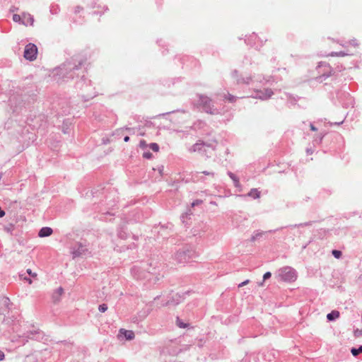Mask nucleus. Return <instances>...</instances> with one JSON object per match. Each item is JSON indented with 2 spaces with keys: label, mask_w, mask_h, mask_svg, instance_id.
I'll return each mask as SVG.
<instances>
[{
  "label": "nucleus",
  "mask_w": 362,
  "mask_h": 362,
  "mask_svg": "<svg viewBox=\"0 0 362 362\" xmlns=\"http://www.w3.org/2000/svg\"><path fill=\"white\" fill-rule=\"evenodd\" d=\"M37 47L33 43H28L25 45L23 56L27 60L33 62L37 58Z\"/></svg>",
  "instance_id": "16"
},
{
  "label": "nucleus",
  "mask_w": 362,
  "mask_h": 362,
  "mask_svg": "<svg viewBox=\"0 0 362 362\" xmlns=\"http://www.w3.org/2000/svg\"><path fill=\"white\" fill-rule=\"evenodd\" d=\"M310 130H312L313 132H316L317 130V127H315V125L312 123H310Z\"/></svg>",
  "instance_id": "64"
},
{
  "label": "nucleus",
  "mask_w": 362,
  "mask_h": 362,
  "mask_svg": "<svg viewBox=\"0 0 362 362\" xmlns=\"http://www.w3.org/2000/svg\"><path fill=\"white\" fill-rule=\"evenodd\" d=\"M18 9H19V8H18V7H16V6H12L10 8L9 11H10V12H11V13H14V12H16V11H18Z\"/></svg>",
  "instance_id": "57"
},
{
  "label": "nucleus",
  "mask_w": 362,
  "mask_h": 362,
  "mask_svg": "<svg viewBox=\"0 0 362 362\" xmlns=\"http://www.w3.org/2000/svg\"><path fill=\"white\" fill-rule=\"evenodd\" d=\"M313 221H308V222H304V223H301L299 224L290 225L288 226H286V228L289 227L291 228H300V227L310 226L313 225Z\"/></svg>",
  "instance_id": "33"
},
{
  "label": "nucleus",
  "mask_w": 362,
  "mask_h": 362,
  "mask_svg": "<svg viewBox=\"0 0 362 362\" xmlns=\"http://www.w3.org/2000/svg\"><path fill=\"white\" fill-rule=\"evenodd\" d=\"M190 180L192 182H206L208 181V177L203 176L201 172L192 173L190 175Z\"/></svg>",
  "instance_id": "21"
},
{
  "label": "nucleus",
  "mask_w": 362,
  "mask_h": 362,
  "mask_svg": "<svg viewBox=\"0 0 362 362\" xmlns=\"http://www.w3.org/2000/svg\"><path fill=\"white\" fill-rule=\"evenodd\" d=\"M189 59V57H188V56H183V57L179 58V59L181 61L182 64H185V61L186 59Z\"/></svg>",
  "instance_id": "59"
},
{
  "label": "nucleus",
  "mask_w": 362,
  "mask_h": 362,
  "mask_svg": "<svg viewBox=\"0 0 362 362\" xmlns=\"http://www.w3.org/2000/svg\"><path fill=\"white\" fill-rule=\"evenodd\" d=\"M286 227H281L273 230H255L252 232L249 241L251 243H259L262 240H267L268 238V235L269 234H273L280 230H284Z\"/></svg>",
  "instance_id": "13"
},
{
  "label": "nucleus",
  "mask_w": 362,
  "mask_h": 362,
  "mask_svg": "<svg viewBox=\"0 0 362 362\" xmlns=\"http://www.w3.org/2000/svg\"><path fill=\"white\" fill-rule=\"evenodd\" d=\"M4 230L12 236L17 237L18 235V234L15 232V226L13 223H8V225L4 226Z\"/></svg>",
  "instance_id": "26"
},
{
  "label": "nucleus",
  "mask_w": 362,
  "mask_h": 362,
  "mask_svg": "<svg viewBox=\"0 0 362 362\" xmlns=\"http://www.w3.org/2000/svg\"><path fill=\"white\" fill-rule=\"evenodd\" d=\"M148 146V144H146V141L144 139L141 140L139 141V147L142 149L146 148Z\"/></svg>",
  "instance_id": "50"
},
{
  "label": "nucleus",
  "mask_w": 362,
  "mask_h": 362,
  "mask_svg": "<svg viewBox=\"0 0 362 362\" xmlns=\"http://www.w3.org/2000/svg\"><path fill=\"white\" fill-rule=\"evenodd\" d=\"M332 255L336 258L339 259L342 256V252L339 250H332Z\"/></svg>",
  "instance_id": "39"
},
{
  "label": "nucleus",
  "mask_w": 362,
  "mask_h": 362,
  "mask_svg": "<svg viewBox=\"0 0 362 362\" xmlns=\"http://www.w3.org/2000/svg\"><path fill=\"white\" fill-rule=\"evenodd\" d=\"M197 105L199 109L212 115L221 113L219 109L215 107V103L211 98L202 94H197Z\"/></svg>",
  "instance_id": "9"
},
{
  "label": "nucleus",
  "mask_w": 362,
  "mask_h": 362,
  "mask_svg": "<svg viewBox=\"0 0 362 362\" xmlns=\"http://www.w3.org/2000/svg\"><path fill=\"white\" fill-rule=\"evenodd\" d=\"M203 201L201 199H195L192 203V206L194 207L196 206H199V204H202Z\"/></svg>",
  "instance_id": "51"
},
{
  "label": "nucleus",
  "mask_w": 362,
  "mask_h": 362,
  "mask_svg": "<svg viewBox=\"0 0 362 362\" xmlns=\"http://www.w3.org/2000/svg\"><path fill=\"white\" fill-rule=\"evenodd\" d=\"M313 151H313L311 148H308L306 149V153H307V154H308V155H311V154H313Z\"/></svg>",
  "instance_id": "62"
},
{
  "label": "nucleus",
  "mask_w": 362,
  "mask_h": 362,
  "mask_svg": "<svg viewBox=\"0 0 362 362\" xmlns=\"http://www.w3.org/2000/svg\"><path fill=\"white\" fill-rule=\"evenodd\" d=\"M274 95V92L271 88L255 89L251 97L261 100H267L271 98Z\"/></svg>",
  "instance_id": "15"
},
{
  "label": "nucleus",
  "mask_w": 362,
  "mask_h": 362,
  "mask_svg": "<svg viewBox=\"0 0 362 362\" xmlns=\"http://www.w3.org/2000/svg\"><path fill=\"white\" fill-rule=\"evenodd\" d=\"M90 192L93 197H98L100 194H105V200H101L100 204L106 206L108 209H112L118 202L117 191L114 189H106L105 187L100 185L91 189Z\"/></svg>",
  "instance_id": "6"
},
{
  "label": "nucleus",
  "mask_w": 362,
  "mask_h": 362,
  "mask_svg": "<svg viewBox=\"0 0 362 362\" xmlns=\"http://www.w3.org/2000/svg\"><path fill=\"white\" fill-rule=\"evenodd\" d=\"M197 256L198 253L193 245L184 244L175 248V251L173 255V259L177 264H185Z\"/></svg>",
  "instance_id": "5"
},
{
  "label": "nucleus",
  "mask_w": 362,
  "mask_h": 362,
  "mask_svg": "<svg viewBox=\"0 0 362 362\" xmlns=\"http://www.w3.org/2000/svg\"><path fill=\"white\" fill-rule=\"evenodd\" d=\"M204 343H205V341L202 339H195L194 341L192 344L188 345L187 348H185V350L189 349V346H192V345H197L199 348H202L204 346Z\"/></svg>",
  "instance_id": "32"
},
{
  "label": "nucleus",
  "mask_w": 362,
  "mask_h": 362,
  "mask_svg": "<svg viewBox=\"0 0 362 362\" xmlns=\"http://www.w3.org/2000/svg\"><path fill=\"white\" fill-rule=\"evenodd\" d=\"M261 192L257 188H252L247 193V196L252 197L254 199L260 197Z\"/></svg>",
  "instance_id": "29"
},
{
  "label": "nucleus",
  "mask_w": 362,
  "mask_h": 362,
  "mask_svg": "<svg viewBox=\"0 0 362 362\" xmlns=\"http://www.w3.org/2000/svg\"><path fill=\"white\" fill-rule=\"evenodd\" d=\"M149 148L154 152H158L159 151V145L157 143H151L149 144Z\"/></svg>",
  "instance_id": "41"
},
{
  "label": "nucleus",
  "mask_w": 362,
  "mask_h": 362,
  "mask_svg": "<svg viewBox=\"0 0 362 362\" xmlns=\"http://www.w3.org/2000/svg\"><path fill=\"white\" fill-rule=\"evenodd\" d=\"M107 308H108V307L106 303L100 304L98 306V310L100 313H105V311H107Z\"/></svg>",
  "instance_id": "43"
},
{
  "label": "nucleus",
  "mask_w": 362,
  "mask_h": 362,
  "mask_svg": "<svg viewBox=\"0 0 362 362\" xmlns=\"http://www.w3.org/2000/svg\"><path fill=\"white\" fill-rule=\"evenodd\" d=\"M59 7L58 6H52L51 8H50V13L52 14H57L58 13V11H59Z\"/></svg>",
  "instance_id": "48"
},
{
  "label": "nucleus",
  "mask_w": 362,
  "mask_h": 362,
  "mask_svg": "<svg viewBox=\"0 0 362 362\" xmlns=\"http://www.w3.org/2000/svg\"><path fill=\"white\" fill-rule=\"evenodd\" d=\"M156 44L159 47H164L167 46V44H166L165 41L163 39H162V38L158 39L157 41H156Z\"/></svg>",
  "instance_id": "46"
},
{
  "label": "nucleus",
  "mask_w": 362,
  "mask_h": 362,
  "mask_svg": "<svg viewBox=\"0 0 362 362\" xmlns=\"http://www.w3.org/2000/svg\"><path fill=\"white\" fill-rule=\"evenodd\" d=\"M227 174L230 177V178L233 180V185L235 187H238L240 186L239 178L234 173H233L230 171H228Z\"/></svg>",
  "instance_id": "30"
},
{
  "label": "nucleus",
  "mask_w": 362,
  "mask_h": 362,
  "mask_svg": "<svg viewBox=\"0 0 362 362\" xmlns=\"http://www.w3.org/2000/svg\"><path fill=\"white\" fill-rule=\"evenodd\" d=\"M343 142V138L341 137V140L337 141H329L328 142L325 143V145L323 148L324 153L328 152V151H335L337 149L340 148Z\"/></svg>",
  "instance_id": "19"
},
{
  "label": "nucleus",
  "mask_w": 362,
  "mask_h": 362,
  "mask_svg": "<svg viewBox=\"0 0 362 362\" xmlns=\"http://www.w3.org/2000/svg\"><path fill=\"white\" fill-rule=\"evenodd\" d=\"M88 61L87 53L82 51L73 54L61 65L52 71V74L57 83H66L78 78L83 74H86Z\"/></svg>",
  "instance_id": "1"
},
{
  "label": "nucleus",
  "mask_w": 362,
  "mask_h": 362,
  "mask_svg": "<svg viewBox=\"0 0 362 362\" xmlns=\"http://www.w3.org/2000/svg\"><path fill=\"white\" fill-rule=\"evenodd\" d=\"M182 296L179 293H175L169 297V299L165 303V305H177L181 302Z\"/></svg>",
  "instance_id": "23"
},
{
  "label": "nucleus",
  "mask_w": 362,
  "mask_h": 362,
  "mask_svg": "<svg viewBox=\"0 0 362 362\" xmlns=\"http://www.w3.org/2000/svg\"><path fill=\"white\" fill-rule=\"evenodd\" d=\"M152 270H147L144 267L134 266L131 269V273L134 279L141 281H145L144 285L147 288H150L156 284L163 276L157 274L156 268H152Z\"/></svg>",
  "instance_id": "3"
},
{
  "label": "nucleus",
  "mask_w": 362,
  "mask_h": 362,
  "mask_svg": "<svg viewBox=\"0 0 362 362\" xmlns=\"http://www.w3.org/2000/svg\"><path fill=\"white\" fill-rule=\"evenodd\" d=\"M272 276V273L270 272H267L264 274L263 275V280H262V282L259 283V286H262L264 285V282L267 280H268L269 279H270Z\"/></svg>",
  "instance_id": "38"
},
{
  "label": "nucleus",
  "mask_w": 362,
  "mask_h": 362,
  "mask_svg": "<svg viewBox=\"0 0 362 362\" xmlns=\"http://www.w3.org/2000/svg\"><path fill=\"white\" fill-rule=\"evenodd\" d=\"M13 304L8 297L4 296L0 302V316L4 315L3 322L12 326L13 332H17L16 325L20 321V315L17 312L13 313L11 310Z\"/></svg>",
  "instance_id": "4"
},
{
  "label": "nucleus",
  "mask_w": 362,
  "mask_h": 362,
  "mask_svg": "<svg viewBox=\"0 0 362 362\" xmlns=\"http://www.w3.org/2000/svg\"><path fill=\"white\" fill-rule=\"evenodd\" d=\"M351 353L354 357H357L359 354L362 353V345H360L358 347H352L351 349Z\"/></svg>",
  "instance_id": "34"
},
{
  "label": "nucleus",
  "mask_w": 362,
  "mask_h": 362,
  "mask_svg": "<svg viewBox=\"0 0 362 362\" xmlns=\"http://www.w3.org/2000/svg\"><path fill=\"white\" fill-rule=\"evenodd\" d=\"M341 140V134L334 132V133H320V134L317 136H316L313 139V145H322V149L324 148V146L325 145V143L328 142L329 141H337Z\"/></svg>",
  "instance_id": "12"
},
{
  "label": "nucleus",
  "mask_w": 362,
  "mask_h": 362,
  "mask_svg": "<svg viewBox=\"0 0 362 362\" xmlns=\"http://www.w3.org/2000/svg\"><path fill=\"white\" fill-rule=\"evenodd\" d=\"M70 252L73 259L86 258L90 256L91 251L89 243L86 240H81L73 243L70 247Z\"/></svg>",
  "instance_id": "8"
},
{
  "label": "nucleus",
  "mask_w": 362,
  "mask_h": 362,
  "mask_svg": "<svg viewBox=\"0 0 362 362\" xmlns=\"http://www.w3.org/2000/svg\"><path fill=\"white\" fill-rule=\"evenodd\" d=\"M206 152H204L202 153V155L203 156H205L207 158H210L211 157V155H212V153L214 151H211V148H206Z\"/></svg>",
  "instance_id": "45"
},
{
  "label": "nucleus",
  "mask_w": 362,
  "mask_h": 362,
  "mask_svg": "<svg viewBox=\"0 0 362 362\" xmlns=\"http://www.w3.org/2000/svg\"><path fill=\"white\" fill-rule=\"evenodd\" d=\"M129 234L127 233V224L125 222H121L117 228V236L120 239L125 240Z\"/></svg>",
  "instance_id": "20"
},
{
  "label": "nucleus",
  "mask_w": 362,
  "mask_h": 362,
  "mask_svg": "<svg viewBox=\"0 0 362 362\" xmlns=\"http://www.w3.org/2000/svg\"><path fill=\"white\" fill-rule=\"evenodd\" d=\"M334 71H335V75L334 76H337V73H339L345 69V66L341 64H338L335 68H333Z\"/></svg>",
  "instance_id": "37"
},
{
  "label": "nucleus",
  "mask_w": 362,
  "mask_h": 362,
  "mask_svg": "<svg viewBox=\"0 0 362 362\" xmlns=\"http://www.w3.org/2000/svg\"><path fill=\"white\" fill-rule=\"evenodd\" d=\"M176 324L180 328H187L189 326V323L184 322L178 317H177Z\"/></svg>",
  "instance_id": "35"
},
{
  "label": "nucleus",
  "mask_w": 362,
  "mask_h": 362,
  "mask_svg": "<svg viewBox=\"0 0 362 362\" xmlns=\"http://www.w3.org/2000/svg\"><path fill=\"white\" fill-rule=\"evenodd\" d=\"M236 98H237V97H235L231 94H229V93L225 96V99L227 100L228 101H229L230 103L235 102Z\"/></svg>",
  "instance_id": "42"
},
{
  "label": "nucleus",
  "mask_w": 362,
  "mask_h": 362,
  "mask_svg": "<svg viewBox=\"0 0 362 362\" xmlns=\"http://www.w3.org/2000/svg\"><path fill=\"white\" fill-rule=\"evenodd\" d=\"M249 282H250V280L247 279V280L241 282L240 284H239L238 287L239 288L243 287L244 286L247 285Z\"/></svg>",
  "instance_id": "56"
},
{
  "label": "nucleus",
  "mask_w": 362,
  "mask_h": 362,
  "mask_svg": "<svg viewBox=\"0 0 362 362\" xmlns=\"http://www.w3.org/2000/svg\"><path fill=\"white\" fill-rule=\"evenodd\" d=\"M143 158L146 159H151L153 158V154L150 151H144L143 153Z\"/></svg>",
  "instance_id": "47"
},
{
  "label": "nucleus",
  "mask_w": 362,
  "mask_h": 362,
  "mask_svg": "<svg viewBox=\"0 0 362 362\" xmlns=\"http://www.w3.org/2000/svg\"><path fill=\"white\" fill-rule=\"evenodd\" d=\"M349 44L354 47H357L358 45L356 39H352L349 41Z\"/></svg>",
  "instance_id": "55"
},
{
  "label": "nucleus",
  "mask_w": 362,
  "mask_h": 362,
  "mask_svg": "<svg viewBox=\"0 0 362 362\" xmlns=\"http://www.w3.org/2000/svg\"><path fill=\"white\" fill-rule=\"evenodd\" d=\"M316 70L319 76L315 77V79L318 83H322L327 78L335 75V71L326 62H320L316 66Z\"/></svg>",
  "instance_id": "11"
},
{
  "label": "nucleus",
  "mask_w": 362,
  "mask_h": 362,
  "mask_svg": "<svg viewBox=\"0 0 362 362\" xmlns=\"http://www.w3.org/2000/svg\"><path fill=\"white\" fill-rule=\"evenodd\" d=\"M22 19L23 21H25L28 23V25H33L34 23V17L31 14L23 12L22 13Z\"/></svg>",
  "instance_id": "28"
},
{
  "label": "nucleus",
  "mask_w": 362,
  "mask_h": 362,
  "mask_svg": "<svg viewBox=\"0 0 362 362\" xmlns=\"http://www.w3.org/2000/svg\"><path fill=\"white\" fill-rule=\"evenodd\" d=\"M27 273L33 277H35L37 276L35 273L32 272V270L30 269H27Z\"/></svg>",
  "instance_id": "60"
},
{
  "label": "nucleus",
  "mask_w": 362,
  "mask_h": 362,
  "mask_svg": "<svg viewBox=\"0 0 362 362\" xmlns=\"http://www.w3.org/2000/svg\"><path fill=\"white\" fill-rule=\"evenodd\" d=\"M57 292L58 294L62 295L64 293V289L62 287L57 288Z\"/></svg>",
  "instance_id": "63"
},
{
  "label": "nucleus",
  "mask_w": 362,
  "mask_h": 362,
  "mask_svg": "<svg viewBox=\"0 0 362 362\" xmlns=\"http://www.w3.org/2000/svg\"><path fill=\"white\" fill-rule=\"evenodd\" d=\"M36 100L37 88L32 84L12 94L9 98V105L13 113L19 114L23 109L29 108Z\"/></svg>",
  "instance_id": "2"
},
{
  "label": "nucleus",
  "mask_w": 362,
  "mask_h": 362,
  "mask_svg": "<svg viewBox=\"0 0 362 362\" xmlns=\"http://www.w3.org/2000/svg\"><path fill=\"white\" fill-rule=\"evenodd\" d=\"M180 179H181V181H182V182H185V183H188V182H192V181L190 180V177H187V178H185V177H180Z\"/></svg>",
  "instance_id": "61"
},
{
  "label": "nucleus",
  "mask_w": 362,
  "mask_h": 362,
  "mask_svg": "<svg viewBox=\"0 0 362 362\" xmlns=\"http://www.w3.org/2000/svg\"><path fill=\"white\" fill-rule=\"evenodd\" d=\"M74 81V88L81 91V98L84 101H88L96 95L91 81L86 77V74H83Z\"/></svg>",
  "instance_id": "7"
},
{
  "label": "nucleus",
  "mask_w": 362,
  "mask_h": 362,
  "mask_svg": "<svg viewBox=\"0 0 362 362\" xmlns=\"http://www.w3.org/2000/svg\"><path fill=\"white\" fill-rule=\"evenodd\" d=\"M243 63H244V64H252V59H251V58H250L249 56H247V55L245 56V57H244V60H243Z\"/></svg>",
  "instance_id": "52"
},
{
  "label": "nucleus",
  "mask_w": 362,
  "mask_h": 362,
  "mask_svg": "<svg viewBox=\"0 0 362 362\" xmlns=\"http://www.w3.org/2000/svg\"><path fill=\"white\" fill-rule=\"evenodd\" d=\"M153 170H158L160 175H163V170H164V166L163 165H158L157 168H153Z\"/></svg>",
  "instance_id": "49"
},
{
  "label": "nucleus",
  "mask_w": 362,
  "mask_h": 362,
  "mask_svg": "<svg viewBox=\"0 0 362 362\" xmlns=\"http://www.w3.org/2000/svg\"><path fill=\"white\" fill-rule=\"evenodd\" d=\"M12 19L15 23H18L19 24L28 26V23L25 22V21H23L22 16L18 14L14 13L13 15Z\"/></svg>",
  "instance_id": "31"
},
{
  "label": "nucleus",
  "mask_w": 362,
  "mask_h": 362,
  "mask_svg": "<svg viewBox=\"0 0 362 362\" xmlns=\"http://www.w3.org/2000/svg\"><path fill=\"white\" fill-rule=\"evenodd\" d=\"M286 95L288 103L291 104V105H295L296 103L301 98V97L294 95L291 93H286Z\"/></svg>",
  "instance_id": "25"
},
{
  "label": "nucleus",
  "mask_w": 362,
  "mask_h": 362,
  "mask_svg": "<svg viewBox=\"0 0 362 362\" xmlns=\"http://www.w3.org/2000/svg\"><path fill=\"white\" fill-rule=\"evenodd\" d=\"M201 173L203 174V176L206 177L208 178L209 177L213 178L215 175V173L213 171H208V170L202 171Z\"/></svg>",
  "instance_id": "40"
},
{
  "label": "nucleus",
  "mask_w": 362,
  "mask_h": 362,
  "mask_svg": "<svg viewBox=\"0 0 362 362\" xmlns=\"http://www.w3.org/2000/svg\"><path fill=\"white\" fill-rule=\"evenodd\" d=\"M233 78L236 81L237 84H245V85H251L255 86V83H263L264 81L268 82L269 80H266L265 78L260 75H255L252 76H244L242 74H240L238 71L233 70L231 73Z\"/></svg>",
  "instance_id": "10"
},
{
  "label": "nucleus",
  "mask_w": 362,
  "mask_h": 362,
  "mask_svg": "<svg viewBox=\"0 0 362 362\" xmlns=\"http://www.w3.org/2000/svg\"><path fill=\"white\" fill-rule=\"evenodd\" d=\"M340 316V313L338 310H332L327 315V320L329 322H334L338 319Z\"/></svg>",
  "instance_id": "27"
},
{
  "label": "nucleus",
  "mask_w": 362,
  "mask_h": 362,
  "mask_svg": "<svg viewBox=\"0 0 362 362\" xmlns=\"http://www.w3.org/2000/svg\"><path fill=\"white\" fill-rule=\"evenodd\" d=\"M245 42L250 47H255L256 49L263 45V41L254 33L249 36H245Z\"/></svg>",
  "instance_id": "17"
},
{
  "label": "nucleus",
  "mask_w": 362,
  "mask_h": 362,
  "mask_svg": "<svg viewBox=\"0 0 362 362\" xmlns=\"http://www.w3.org/2000/svg\"><path fill=\"white\" fill-rule=\"evenodd\" d=\"M83 10V8L81 6H76L75 8H74V13L77 14V13H79L81 11H82Z\"/></svg>",
  "instance_id": "53"
},
{
  "label": "nucleus",
  "mask_w": 362,
  "mask_h": 362,
  "mask_svg": "<svg viewBox=\"0 0 362 362\" xmlns=\"http://www.w3.org/2000/svg\"><path fill=\"white\" fill-rule=\"evenodd\" d=\"M324 193H326L327 195H329L331 194L332 192L330 189H323L321 192H320V194H322Z\"/></svg>",
  "instance_id": "58"
},
{
  "label": "nucleus",
  "mask_w": 362,
  "mask_h": 362,
  "mask_svg": "<svg viewBox=\"0 0 362 362\" xmlns=\"http://www.w3.org/2000/svg\"><path fill=\"white\" fill-rule=\"evenodd\" d=\"M91 8H103L104 11H107L108 10V7L106 5H104L103 6L100 5H97L96 3H93L91 4Z\"/></svg>",
  "instance_id": "44"
},
{
  "label": "nucleus",
  "mask_w": 362,
  "mask_h": 362,
  "mask_svg": "<svg viewBox=\"0 0 362 362\" xmlns=\"http://www.w3.org/2000/svg\"><path fill=\"white\" fill-rule=\"evenodd\" d=\"M53 233V230L50 227L45 226L40 229L38 236L40 238H46L50 236Z\"/></svg>",
  "instance_id": "24"
},
{
  "label": "nucleus",
  "mask_w": 362,
  "mask_h": 362,
  "mask_svg": "<svg viewBox=\"0 0 362 362\" xmlns=\"http://www.w3.org/2000/svg\"><path fill=\"white\" fill-rule=\"evenodd\" d=\"M179 110H173V111H170V112H165V113H162V114H159L158 116H156L157 117H164L167 115H170V114H172V113H174L175 112H178Z\"/></svg>",
  "instance_id": "54"
},
{
  "label": "nucleus",
  "mask_w": 362,
  "mask_h": 362,
  "mask_svg": "<svg viewBox=\"0 0 362 362\" xmlns=\"http://www.w3.org/2000/svg\"><path fill=\"white\" fill-rule=\"evenodd\" d=\"M347 55H348V54L343 51L332 52L330 54H329V56H331V57H344V56H347Z\"/></svg>",
  "instance_id": "36"
},
{
  "label": "nucleus",
  "mask_w": 362,
  "mask_h": 362,
  "mask_svg": "<svg viewBox=\"0 0 362 362\" xmlns=\"http://www.w3.org/2000/svg\"><path fill=\"white\" fill-rule=\"evenodd\" d=\"M135 337V334L132 330H127L125 329L121 328L119 330L118 337H122L125 339L127 341L132 340Z\"/></svg>",
  "instance_id": "22"
},
{
  "label": "nucleus",
  "mask_w": 362,
  "mask_h": 362,
  "mask_svg": "<svg viewBox=\"0 0 362 362\" xmlns=\"http://www.w3.org/2000/svg\"><path fill=\"white\" fill-rule=\"evenodd\" d=\"M278 277L286 282H293L297 279V272L291 267L286 266L278 270Z\"/></svg>",
  "instance_id": "14"
},
{
  "label": "nucleus",
  "mask_w": 362,
  "mask_h": 362,
  "mask_svg": "<svg viewBox=\"0 0 362 362\" xmlns=\"http://www.w3.org/2000/svg\"><path fill=\"white\" fill-rule=\"evenodd\" d=\"M206 148H211V151L215 150V148L213 145L204 143V141L199 140L191 147L190 151L193 152H199L202 154L203 151L204 152H206Z\"/></svg>",
  "instance_id": "18"
}]
</instances>
